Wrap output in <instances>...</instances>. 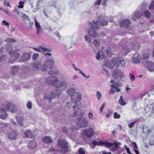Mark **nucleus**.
Here are the masks:
<instances>
[{
  "label": "nucleus",
  "instance_id": "obj_61",
  "mask_svg": "<svg viewBox=\"0 0 154 154\" xmlns=\"http://www.w3.org/2000/svg\"><path fill=\"white\" fill-rule=\"evenodd\" d=\"M44 55L45 57L47 56L48 57L52 55V54L51 53H44Z\"/></svg>",
  "mask_w": 154,
  "mask_h": 154
},
{
  "label": "nucleus",
  "instance_id": "obj_37",
  "mask_svg": "<svg viewBox=\"0 0 154 154\" xmlns=\"http://www.w3.org/2000/svg\"><path fill=\"white\" fill-rule=\"evenodd\" d=\"M6 57L5 55H3L0 57V63L4 62L6 59Z\"/></svg>",
  "mask_w": 154,
  "mask_h": 154
},
{
  "label": "nucleus",
  "instance_id": "obj_31",
  "mask_svg": "<svg viewBox=\"0 0 154 154\" xmlns=\"http://www.w3.org/2000/svg\"><path fill=\"white\" fill-rule=\"evenodd\" d=\"M114 146H113L111 149V150L112 151H115L117 150L118 148V145L116 143H114Z\"/></svg>",
  "mask_w": 154,
  "mask_h": 154
},
{
  "label": "nucleus",
  "instance_id": "obj_6",
  "mask_svg": "<svg viewBox=\"0 0 154 154\" xmlns=\"http://www.w3.org/2000/svg\"><path fill=\"white\" fill-rule=\"evenodd\" d=\"M3 104V107L2 108L5 109L6 110L9 111L11 112H15L17 110L16 106L11 103L5 102Z\"/></svg>",
  "mask_w": 154,
  "mask_h": 154
},
{
  "label": "nucleus",
  "instance_id": "obj_32",
  "mask_svg": "<svg viewBox=\"0 0 154 154\" xmlns=\"http://www.w3.org/2000/svg\"><path fill=\"white\" fill-rule=\"evenodd\" d=\"M143 16L147 18H149L150 17L151 13L149 11H146L144 12V15Z\"/></svg>",
  "mask_w": 154,
  "mask_h": 154
},
{
  "label": "nucleus",
  "instance_id": "obj_44",
  "mask_svg": "<svg viewBox=\"0 0 154 154\" xmlns=\"http://www.w3.org/2000/svg\"><path fill=\"white\" fill-rule=\"evenodd\" d=\"M84 38L85 40L87 42H91V38L89 37L87 35H85V36Z\"/></svg>",
  "mask_w": 154,
  "mask_h": 154
},
{
  "label": "nucleus",
  "instance_id": "obj_9",
  "mask_svg": "<svg viewBox=\"0 0 154 154\" xmlns=\"http://www.w3.org/2000/svg\"><path fill=\"white\" fill-rule=\"evenodd\" d=\"M124 75L123 72L118 69H115L112 72V76L115 78H122Z\"/></svg>",
  "mask_w": 154,
  "mask_h": 154
},
{
  "label": "nucleus",
  "instance_id": "obj_64",
  "mask_svg": "<svg viewBox=\"0 0 154 154\" xmlns=\"http://www.w3.org/2000/svg\"><path fill=\"white\" fill-rule=\"evenodd\" d=\"M2 23L5 25L7 26H8L9 25V23L8 22H7L5 20H3L2 21Z\"/></svg>",
  "mask_w": 154,
  "mask_h": 154
},
{
  "label": "nucleus",
  "instance_id": "obj_38",
  "mask_svg": "<svg viewBox=\"0 0 154 154\" xmlns=\"http://www.w3.org/2000/svg\"><path fill=\"white\" fill-rule=\"evenodd\" d=\"M42 53L44 52H45L47 51V52H51L52 51V50L50 48H48L46 47H42Z\"/></svg>",
  "mask_w": 154,
  "mask_h": 154
},
{
  "label": "nucleus",
  "instance_id": "obj_12",
  "mask_svg": "<svg viewBox=\"0 0 154 154\" xmlns=\"http://www.w3.org/2000/svg\"><path fill=\"white\" fill-rule=\"evenodd\" d=\"M131 24L130 20L129 19L124 20L120 22V26L121 27H125L127 28Z\"/></svg>",
  "mask_w": 154,
  "mask_h": 154
},
{
  "label": "nucleus",
  "instance_id": "obj_2",
  "mask_svg": "<svg viewBox=\"0 0 154 154\" xmlns=\"http://www.w3.org/2000/svg\"><path fill=\"white\" fill-rule=\"evenodd\" d=\"M98 21L94 20L93 22H90L91 28L88 30V32L89 35L94 38H96L97 36L95 30L99 28L98 21L100 22V25L102 26H106L108 24V21L105 19L104 17L100 16L98 17Z\"/></svg>",
  "mask_w": 154,
  "mask_h": 154
},
{
  "label": "nucleus",
  "instance_id": "obj_59",
  "mask_svg": "<svg viewBox=\"0 0 154 154\" xmlns=\"http://www.w3.org/2000/svg\"><path fill=\"white\" fill-rule=\"evenodd\" d=\"M112 114V112H111L110 111H109L107 113V114H106V117L108 118Z\"/></svg>",
  "mask_w": 154,
  "mask_h": 154
},
{
  "label": "nucleus",
  "instance_id": "obj_1",
  "mask_svg": "<svg viewBox=\"0 0 154 154\" xmlns=\"http://www.w3.org/2000/svg\"><path fill=\"white\" fill-rule=\"evenodd\" d=\"M45 62L50 70L48 73L49 74L53 75L52 76L47 78L46 82L48 85L54 86L57 88L58 80L56 76L57 74L54 68V61L53 60L51 59L47 60Z\"/></svg>",
  "mask_w": 154,
  "mask_h": 154
},
{
  "label": "nucleus",
  "instance_id": "obj_62",
  "mask_svg": "<svg viewBox=\"0 0 154 154\" xmlns=\"http://www.w3.org/2000/svg\"><path fill=\"white\" fill-rule=\"evenodd\" d=\"M101 2V0H97V1L95 2L94 4L96 5H99L100 4Z\"/></svg>",
  "mask_w": 154,
  "mask_h": 154
},
{
  "label": "nucleus",
  "instance_id": "obj_51",
  "mask_svg": "<svg viewBox=\"0 0 154 154\" xmlns=\"http://www.w3.org/2000/svg\"><path fill=\"white\" fill-rule=\"evenodd\" d=\"M106 52L108 56L111 57L112 56V54L110 52V50L109 49L106 50Z\"/></svg>",
  "mask_w": 154,
  "mask_h": 154
},
{
  "label": "nucleus",
  "instance_id": "obj_24",
  "mask_svg": "<svg viewBox=\"0 0 154 154\" xmlns=\"http://www.w3.org/2000/svg\"><path fill=\"white\" fill-rule=\"evenodd\" d=\"M103 144L106 148H109L111 147L112 146L114 143H109L108 141H106L105 142H102V145Z\"/></svg>",
  "mask_w": 154,
  "mask_h": 154
},
{
  "label": "nucleus",
  "instance_id": "obj_52",
  "mask_svg": "<svg viewBox=\"0 0 154 154\" xmlns=\"http://www.w3.org/2000/svg\"><path fill=\"white\" fill-rule=\"evenodd\" d=\"M106 105V103H103V104L102 105L101 107L100 108V112H102L104 108V107Z\"/></svg>",
  "mask_w": 154,
  "mask_h": 154
},
{
  "label": "nucleus",
  "instance_id": "obj_35",
  "mask_svg": "<svg viewBox=\"0 0 154 154\" xmlns=\"http://www.w3.org/2000/svg\"><path fill=\"white\" fill-rule=\"evenodd\" d=\"M41 67V70L42 71H46L48 68L47 65L45 63V62L44 64Z\"/></svg>",
  "mask_w": 154,
  "mask_h": 154
},
{
  "label": "nucleus",
  "instance_id": "obj_20",
  "mask_svg": "<svg viewBox=\"0 0 154 154\" xmlns=\"http://www.w3.org/2000/svg\"><path fill=\"white\" fill-rule=\"evenodd\" d=\"M19 70V67L17 66H14L11 68V73L13 75L17 74Z\"/></svg>",
  "mask_w": 154,
  "mask_h": 154
},
{
  "label": "nucleus",
  "instance_id": "obj_58",
  "mask_svg": "<svg viewBox=\"0 0 154 154\" xmlns=\"http://www.w3.org/2000/svg\"><path fill=\"white\" fill-rule=\"evenodd\" d=\"M88 118L90 119H93V114L91 112H89L88 113Z\"/></svg>",
  "mask_w": 154,
  "mask_h": 154
},
{
  "label": "nucleus",
  "instance_id": "obj_29",
  "mask_svg": "<svg viewBox=\"0 0 154 154\" xmlns=\"http://www.w3.org/2000/svg\"><path fill=\"white\" fill-rule=\"evenodd\" d=\"M102 143L103 142L101 141L97 142L96 141H95V140H94L92 142V144L94 146H96L97 145L101 146H102Z\"/></svg>",
  "mask_w": 154,
  "mask_h": 154
},
{
  "label": "nucleus",
  "instance_id": "obj_14",
  "mask_svg": "<svg viewBox=\"0 0 154 154\" xmlns=\"http://www.w3.org/2000/svg\"><path fill=\"white\" fill-rule=\"evenodd\" d=\"M66 85L65 81L64 80L62 81H59L58 82V90L59 92L60 89H61V91L64 90L66 89Z\"/></svg>",
  "mask_w": 154,
  "mask_h": 154
},
{
  "label": "nucleus",
  "instance_id": "obj_60",
  "mask_svg": "<svg viewBox=\"0 0 154 154\" xmlns=\"http://www.w3.org/2000/svg\"><path fill=\"white\" fill-rule=\"evenodd\" d=\"M62 131L64 133H66L67 132V129L65 127L62 128Z\"/></svg>",
  "mask_w": 154,
  "mask_h": 154
},
{
  "label": "nucleus",
  "instance_id": "obj_4",
  "mask_svg": "<svg viewBox=\"0 0 154 154\" xmlns=\"http://www.w3.org/2000/svg\"><path fill=\"white\" fill-rule=\"evenodd\" d=\"M19 51V49L17 48H13L10 50L9 54L11 57L8 61L9 63H13L20 57V54L18 52Z\"/></svg>",
  "mask_w": 154,
  "mask_h": 154
},
{
  "label": "nucleus",
  "instance_id": "obj_16",
  "mask_svg": "<svg viewBox=\"0 0 154 154\" xmlns=\"http://www.w3.org/2000/svg\"><path fill=\"white\" fill-rule=\"evenodd\" d=\"M31 65L33 67V69L35 71L38 70L42 66V64L38 62L32 63Z\"/></svg>",
  "mask_w": 154,
  "mask_h": 154
},
{
  "label": "nucleus",
  "instance_id": "obj_11",
  "mask_svg": "<svg viewBox=\"0 0 154 154\" xmlns=\"http://www.w3.org/2000/svg\"><path fill=\"white\" fill-rule=\"evenodd\" d=\"M3 107V105L2 104L0 109V118L2 119H4L7 116V114L5 112L6 111H7V110H6L5 109L2 108Z\"/></svg>",
  "mask_w": 154,
  "mask_h": 154
},
{
  "label": "nucleus",
  "instance_id": "obj_39",
  "mask_svg": "<svg viewBox=\"0 0 154 154\" xmlns=\"http://www.w3.org/2000/svg\"><path fill=\"white\" fill-rule=\"evenodd\" d=\"M42 48V47H41V46H40V47H39L38 48H33L34 50H35L38 52H42V48Z\"/></svg>",
  "mask_w": 154,
  "mask_h": 154
},
{
  "label": "nucleus",
  "instance_id": "obj_33",
  "mask_svg": "<svg viewBox=\"0 0 154 154\" xmlns=\"http://www.w3.org/2000/svg\"><path fill=\"white\" fill-rule=\"evenodd\" d=\"M8 125L7 124L4 123H0V129H5L7 127Z\"/></svg>",
  "mask_w": 154,
  "mask_h": 154
},
{
  "label": "nucleus",
  "instance_id": "obj_18",
  "mask_svg": "<svg viewBox=\"0 0 154 154\" xmlns=\"http://www.w3.org/2000/svg\"><path fill=\"white\" fill-rule=\"evenodd\" d=\"M143 130L144 132H145L147 134L152 132L153 130L152 128H149L148 126L144 125L143 126Z\"/></svg>",
  "mask_w": 154,
  "mask_h": 154
},
{
  "label": "nucleus",
  "instance_id": "obj_49",
  "mask_svg": "<svg viewBox=\"0 0 154 154\" xmlns=\"http://www.w3.org/2000/svg\"><path fill=\"white\" fill-rule=\"evenodd\" d=\"M4 5L8 6H9L10 8L11 7V6H10L8 2V0H4Z\"/></svg>",
  "mask_w": 154,
  "mask_h": 154
},
{
  "label": "nucleus",
  "instance_id": "obj_25",
  "mask_svg": "<svg viewBox=\"0 0 154 154\" xmlns=\"http://www.w3.org/2000/svg\"><path fill=\"white\" fill-rule=\"evenodd\" d=\"M17 136V133L14 132H12L9 134L8 138L11 139H15Z\"/></svg>",
  "mask_w": 154,
  "mask_h": 154
},
{
  "label": "nucleus",
  "instance_id": "obj_54",
  "mask_svg": "<svg viewBox=\"0 0 154 154\" xmlns=\"http://www.w3.org/2000/svg\"><path fill=\"white\" fill-rule=\"evenodd\" d=\"M110 83H113L114 84V85L116 87H119V84L118 82H116V83H114V81L113 80H112L110 81Z\"/></svg>",
  "mask_w": 154,
  "mask_h": 154
},
{
  "label": "nucleus",
  "instance_id": "obj_40",
  "mask_svg": "<svg viewBox=\"0 0 154 154\" xmlns=\"http://www.w3.org/2000/svg\"><path fill=\"white\" fill-rule=\"evenodd\" d=\"M121 116L118 113L115 112L114 113V118L115 119H118L120 118Z\"/></svg>",
  "mask_w": 154,
  "mask_h": 154
},
{
  "label": "nucleus",
  "instance_id": "obj_8",
  "mask_svg": "<svg viewBox=\"0 0 154 154\" xmlns=\"http://www.w3.org/2000/svg\"><path fill=\"white\" fill-rule=\"evenodd\" d=\"M94 131L93 128H90L83 131V133L82 134L83 138L86 140L85 137L87 139H90L94 134Z\"/></svg>",
  "mask_w": 154,
  "mask_h": 154
},
{
  "label": "nucleus",
  "instance_id": "obj_36",
  "mask_svg": "<svg viewBox=\"0 0 154 154\" xmlns=\"http://www.w3.org/2000/svg\"><path fill=\"white\" fill-rule=\"evenodd\" d=\"M150 56V54H143V57L144 60H146H146L147 61V60L148 59Z\"/></svg>",
  "mask_w": 154,
  "mask_h": 154
},
{
  "label": "nucleus",
  "instance_id": "obj_17",
  "mask_svg": "<svg viewBox=\"0 0 154 154\" xmlns=\"http://www.w3.org/2000/svg\"><path fill=\"white\" fill-rule=\"evenodd\" d=\"M36 146L37 145L36 143L34 141H30L29 142L28 147L29 149H33L35 148Z\"/></svg>",
  "mask_w": 154,
  "mask_h": 154
},
{
  "label": "nucleus",
  "instance_id": "obj_30",
  "mask_svg": "<svg viewBox=\"0 0 154 154\" xmlns=\"http://www.w3.org/2000/svg\"><path fill=\"white\" fill-rule=\"evenodd\" d=\"M104 56V54L103 53L102 51H99L98 52L97 55H96V59L97 60L100 59L101 56Z\"/></svg>",
  "mask_w": 154,
  "mask_h": 154
},
{
  "label": "nucleus",
  "instance_id": "obj_48",
  "mask_svg": "<svg viewBox=\"0 0 154 154\" xmlns=\"http://www.w3.org/2000/svg\"><path fill=\"white\" fill-rule=\"evenodd\" d=\"M149 9H154V0L151 2V4L149 6Z\"/></svg>",
  "mask_w": 154,
  "mask_h": 154
},
{
  "label": "nucleus",
  "instance_id": "obj_56",
  "mask_svg": "<svg viewBox=\"0 0 154 154\" xmlns=\"http://www.w3.org/2000/svg\"><path fill=\"white\" fill-rule=\"evenodd\" d=\"M129 76H130V80L131 81H133L135 80V78L134 77V75H131V74H130L129 75Z\"/></svg>",
  "mask_w": 154,
  "mask_h": 154
},
{
  "label": "nucleus",
  "instance_id": "obj_63",
  "mask_svg": "<svg viewBox=\"0 0 154 154\" xmlns=\"http://www.w3.org/2000/svg\"><path fill=\"white\" fill-rule=\"evenodd\" d=\"M22 17L23 18H25L28 20H29V19H28V18L29 17L27 15H26L24 14H22Z\"/></svg>",
  "mask_w": 154,
  "mask_h": 154
},
{
  "label": "nucleus",
  "instance_id": "obj_34",
  "mask_svg": "<svg viewBox=\"0 0 154 154\" xmlns=\"http://www.w3.org/2000/svg\"><path fill=\"white\" fill-rule=\"evenodd\" d=\"M72 65H73V68L75 69L76 71H79V72L80 73H81V74H82L83 75V76H84L86 77V75L85 74L83 73V72L81 71L80 70V69H77L76 68L75 64H73Z\"/></svg>",
  "mask_w": 154,
  "mask_h": 154
},
{
  "label": "nucleus",
  "instance_id": "obj_23",
  "mask_svg": "<svg viewBox=\"0 0 154 154\" xmlns=\"http://www.w3.org/2000/svg\"><path fill=\"white\" fill-rule=\"evenodd\" d=\"M25 137L27 138H32L33 137V135L29 130H27L24 133Z\"/></svg>",
  "mask_w": 154,
  "mask_h": 154
},
{
  "label": "nucleus",
  "instance_id": "obj_21",
  "mask_svg": "<svg viewBox=\"0 0 154 154\" xmlns=\"http://www.w3.org/2000/svg\"><path fill=\"white\" fill-rule=\"evenodd\" d=\"M35 25L36 27V33L38 35L41 30V26L36 21L35 19H34Z\"/></svg>",
  "mask_w": 154,
  "mask_h": 154
},
{
  "label": "nucleus",
  "instance_id": "obj_28",
  "mask_svg": "<svg viewBox=\"0 0 154 154\" xmlns=\"http://www.w3.org/2000/svg\"><path fill=\"white\" fill-rule=\"evenodd\" d=\"M141 57L140 55L137 56V57H135V55L134 57L133 61L136 63H139L140 62Z\"/></svg>",
  "mask_w": 154,
  "mask_h": 154
},
{
  "label": "nucleus",
  "instance_id": "obj_7",
  "mask_svg": "<svg viewBox=\"0 0 154 154\" xmlns=\"http://www.w3.org/2000/svg\"><path fill=\"white\" fill-rule=\"evenodd\" d=\"M112 62L116 67H118L120 65L123 66L125 64V60L122 58L113 57L112 58Z\"/></svg>",
  "mask_w": 154,
  "mask_h": 154
},
{
  "label": "nucleus",
  "instance_id": "obj_3",
  "mask_svg": "<svg viewBox=\"0 0 154 154\" xmlns=\"http://www.w3.org/2000/svg\"><path fill=\"white\" fill-rule=\"evenodd\" d=\"M68 94L71 96V100L72 103H75L73 106V108L75 109L77 106V104L78 102L81 100V95L76 92L73 88H70L67 90Z\"/></svg>",
  "mask_w": 154,
  "mask_h": 154
},
{
  "label": "nucleus",
  "instance_id": "obj_27",
  "mask_svg": "<svg viewBox=\"0 0 154 154\" xmlns=\"http://www.w3.org/2000/svg\"><path fill=\"white\" fill-rule=\"evenodd\" d=\"M17 123L19 124V125L23 126V121L24 120L21 117H19L17 119Z\"/></svg>",
  "mask_w": 154,
  "mask_h": 154
},
{
  "label": "nucleus",
  "instance_id": "obj_26",
  "mask_svg": "<svg viewBox=\"0 0 154 154\" xmlns=\"http://www.w3.org/2000/svg\"><path fill=\"white\" fill-rule=\"evenodd\" d=\"M118 103L120 105L122 106H125L126 105V103L124 101L123 99V97L122 96L120 97V99L118 101Z\"/></svg>",
  "mask_w": 154,
  "mask_h": 154
},
{
  "label": "nucleus",
  "instance_id": "obj_22",
  "mask_svg": "<svg viewBox=\"0 0 154 154\" xmlns=\"http://www.w3.org/2000/svg\"><path fill=\"white\" fill-rule=\"evenodd\" d=\"M51 95H52L53 96V97L49 96L48 94H46L44 96L45 99L48 100H49V103L51 102V99L54 98L56 96V94H53L52 93L51 94Z\"/></svg>",
  "mask_w": 154,
  "mask_h": 154
},
{
  "label": "nucleus",
  "instance_id": "obj_5",
  "mask_svg": "<svg viewBox=\"0 0 154 154\" xmlns=\"http://www.w3.org/2000/svg\"><path fill=\"white\" fill-rule=\"evenodd\" d=\"M58 146L61 147V152L63 153L67 152L69 149L68 143L64 139L58 140Z\"/></svg>",
  "mask_w": 154,
  "mask_h": 154
},
{
  "label": "nucleus",
  "instance_id": "obj_42",
  "mask_svg": "<svg viewBox=\"0 0 154 154\" xmlns=\"http://www.w3.org/2000/svg\"><path fill=\"white\" fill-rule=\"evenodd\" d=\"M5 41L8 43H11L15 42V40L13 38H7L5 40Z\"/></svg>",
  "mask_w": 154,
  "mask_h": 154
},
{
  "label": "nucleus",
  "instance_id": "obj_53",
  "mask_svg": "<svg viewBox=\"0 0 154 154\" xmlns=\"http://www.w3.org/2000/svg\"><path fill=\"white\" fill-rule=\"evenodd\" d=\"M111 87L112 88H114V89H116L117 90V92H119L120 91V89L118 88H117L114 85H111Z\"/></svg>",
  "mask_w": 154,
  "mask_h": 154
},
{
  "label": "nucleus",
  "instance_id": "obj_45",
  "mask_svg": "<svg viewBox=\"0 0 154 154\" xmlns=\"http://www.w3.org/2000/svg\"><path fill=\"white\" fill-rule=\"evenodd\" d=\"M131 145L133 146L134 149H138V147L135 142H133L131 143Z\"/></svg>",
  "mask_w": 154,
  "mask_h": 154
},
{
  "label": "nucleus",
  "instance_id": "obj_19",
  "mask_svg": "<svg viewBox=\"0 0 154 154\" xmlns=\"http://www.w3.org/2000/svg\"><path fill=\"white\" fill-rule=\"evenodd\" d=\"M42 140L44 143H50L52 142V140L51 137L49 136H45L42 138Z\"/></svg>",
  "mask_w": 154,
  "mask_h": 154
},
{
  "label": "nucleus",
  "instance_id": "obj_47",
  "mask_svg": "<svg viewBox=\"0 0 154 154\" xmlns=\"http://www.w3.org/2000/svg\"><path fill=\"white\" fill-rule=\"evenodd\" d=\"M79 154H85V151L82 148L79 149Z\"/></svg>",
  "mask_w": 154,
  "mask_h": 154
},
{
  "label": "nucleus",
  "instance_id": "obj_10",
  "mask_svg": "<svg viewBox=\"0 0 154 154\" xmlns=\"http://www.w3.org/2000/svg\"><path fill=\"white\" fill-rule=\"evenodd\" d=\"M146 67L150 72L154 71V63L151 61H148L146 60Z\"/></svg>",
  "mask_w": 154,
  "mask_h": 154
},
{
  "label": "nucleus",
  "instance_id": "obj_55",
  "mask_svg": "<svg viewBox=\"0 0 154 154\" xmlns=\"http://www.w3.org/2000/svg\"><path fill=\"white\" fill-rule=\"evenodd\" d=\"M136 121H135L134 122H131V123L129 124V125H128V127L129 128H132V126L134 125V123H135Z\"/></svg>",
  "mask_w": 154,
  "mask_h": 154
},
{
  "label": "nucleus",
  "instance_id": "obj_43",
  "mask_svg": "<svg viewBox=\"0 0 154 154\" xmlns=\"http://www.w3.org/2000/svg\"><path fill=\"white\" fill-rule=\"evenodd\" d=\"M27 107L29 109H30L32 108V104L31 101L28 102L27 104Z\"/></svg>",
  "mask_w": 154,
  "mask_h": 154
},
{
  "label": "nucleus",
  "instance_id": "obj_46",
  "mask_svg": "<svg viewBox=\"0 0 154 154\" xmlns=\"http://www.w3.org/2000/svg\"><path fill=\"white\" fill-rule=\"evenodd\" d=\"M96 96L98 98V100H100L102 96V94L100 92L97 91L96 92Z\"/></svg>",
  "mask_w": 154,
  "mask_h": 154
},
{
  "label": "nucleus",
  "instance_id": "obj_13",
  "mask_svg": "<svg viewBox=\"0 0 154 154\" xmlns=\"http://www.w3.org/2000/svg\"><path fill=\"white\" fill-rule=\"evenodd\" d=\"M143 15L141 12L139 11H135L133 14L132 19L134 20H136L137 18H139L141 17Z\"/></svg>",
  "mask_w": 154,
  "mask_h": 154
},
{
  "label": "nucleus",
  "instance_id": "obj_15",
  "mask_svg": "<svg viewBox=\"0 0 154 154\" xmlns=\"http://www.w3.org/2000/svg\"><path fill=\"white\" fill-rule=\"evenodd\" d=\"M30 57V55L29 54L24 53L22 54L20 60L22 62L26 61L29 60Z\"/></svg>",
  "mask_w": 154,
  "mask_h": 154
},
{
  "label": "nucleus",
  "instance_id": "obj_50",
  "mask_svg": "<svg viewBox=\"0 0 154 154\" xmlns=\"http://www.w3.org/2000/svg\"><path fill=\"white\" fill-rule=\"evenodd\" d=\"M38 56L39 55L38 54H34L32 56V58L33 60H35Z\"/></svg>",
  "mask_w": 154,
  "mask_h": 154
},
{
  "label": "nucleus",
  "instance_id": "obj_41",
  "mask_svg": "<svg viewBox=\"0 0 154 154\" xmlns=\"http://www.w3.org/2000/svg\"><path fill=\"white\" fill-rule=\"evenodd\" d=\"M93 44L97 48H98L100 45L99 43L96 40H94V42H93Z\"/></svg>",
  "mask_w": 154,
  "mask_h": 154
},
{
  "label": "nucleus",
  "instance_id": "obj_57",
  "mask_svg": "<svg viewBox=\"0 0 154 154\" xmlns=\"http://www.w3.org/2000/svg\"><path fill=\"white\" fill-rule=\"evenodd\" d=\"M23 3L21 1H20L19 3L20 5L18 6V7L19 8H23Z\"/></svg>",
  "mask_w": 154,
  "mask_h": 154
}]
</instances>
